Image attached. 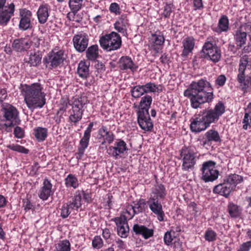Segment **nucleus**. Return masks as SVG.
<instances>
[{
  "mask_svg": "<svg viewBox=\"0 0 251 251\" xmlns=\"http://www.w3.org/2000/svg\"><path fill=\"white\" fill-rule=\"evenodd\" d=\"M7 97V91L5 89H0V101L2 102Z\"/></svg>",
  "mask_w": 251,
  "mask_h": 251,
  "instance_id": "obj_62",
  "label": "nucleus"
},
{
  "mask_svg": "<svg viewBox=\"0 0 251 251\" xmlns=\"http://www.w3.org/2000/svg\"><path fill=\"white\" fill-rule=\"evenodd\" d=\"M21 19L19 28L22 30H26L32 27L31 24V12L26 9H21L20 11Z\"/></svg>",
  "mask_w": 251,
  "mask_h": 251,
  "instance_id": "obj_15",
  "label": "nucleus"
},
{
  "mask_svg": "<svg viewBox=\"0 0 251 251\" xmlns=\"http://www.w3.org/2000/svg\"><path fill=\"white\" fill-rule=\"evenodd\" d=\"M183 50L182 53L183 56H187L194 49L195 45L194 39L192 37H188L182 41Z\"/></svg>",
  "mask_w": 251,
  "mask_h": 251,
  "instance_id": "obj_28",
  "label": "nucleus"
},
{
  "mask_svg": "<svg viewBox=\"0 0 251 251\" xmlns=\"http://www.w3.org/2000/svg\"><path fill=\"white\" fill-rule=\"evenodd\" d=\"M224 180L234 190L237 185L243 181V177L237 174H231L226 176Z\"/></svg>",
  "mask_w": 251,
  "mask_h": 251,
  "instance_id": "obj_30",
  "label": "nucleus"
},
{
  "mask_svg": "<svg viewBox=\"0 0 251 251\" xmlns=\"http://www.w3.org/2000/svg\"><path fill=\"white\" fill-rule=\"evenodd\" d=\"M133 231L136 235H141L144 239H147L153 235L154 231L146 226L139 224H135L133 227Z\"/></svg>",
  "mask_w": 251,
  "mask_h": 251,
  "instance_id": "obj_21",
  "label": "nucleus"
},
{
  "mask_svg": "<svg viewBox=\"0 0 251 251\" xmlns=\"http://www.w3.org/2000/svg\"><path fill=\"white\" fill-rule=\"evenodd\" d=\"M180 155L182 160V170L184 171L193 170L199 159L197 153L187 147H183L180 151Z\"/></svg>",
  "mask_w": 251,
  "mask_h": 251,
  "instance_id": "obj_6",
  "label": "nucleus"
},
{
  "mask_svg": "<svg viewBox=\"0 0 251 251\" xmlns=\"http://www.w3.org/2000/svg\"><path fill=\"white\" fill-rule=\"evenodd\" d=\"M128 149L126 142L119 139L118 142L115 143V146H110L107 150V153L111 156L117 159L120 154L123 153Z\"/></svg>",
  "mask_w": 251,
  "mask_h": 251,
  "instance_id": "obj_16",
  "label": "nucleus"
},
{
  "mask_svg": "<svg viewBox=\"0 0 251 251\" xmlns=\"http://www.w3.org/2000/svg\"><path fill=\"white\" fill-rule=\"evenodd\" d=\"M68 106V102H64L60 107L59 110L57 112V114H60V116L66 111Z\"/></svg>",
  "mask_w": 251,
  "mask_h": 251,
  "instance_id": "obj_59",
  "label": "nucleus"
},
{
  "mask_svg": "<svg viewBox=\"0 0 251 251\" xmlns=\"http://www.w3.org/2000/svg\"><path fill=\"white\" fill-rule=\"evenodd\" d=\"M150 39L151 49L153 50L155 53H158L161 49V46L163 45L165 41L163 34L160 32L159 34H152Z\"/></svg>",
  "mask_w": 251,
  "mask_h": 251,
  "instance_id": "obj_18",
  "label": "nucleus"
},
{
  "mask_svg": "<svg viewBox=\"0 0 251 251\" xmlns=\"http://www.w3.org/2000/svg\"><path fill=\"white\" fill-rule=\"evenodd\" d=\"M229 22L227 17L223 15L219 20L218 27L221 31H226L228 29Z\"/></svg>",
  "mask_w": 251,
  "mask_h": 251,
  "instance_id": "obj_43",
  "label": "nucleus"
},
{
  "mask_svg": "<svg viewBox=\"0 0 251 251\" xmlns=\"http://www.w3.org/2000/svg\"><path fill=\"white\" fill-rule=\"evenodd\" d=\"M117 227L118 234L122 238L127 237L129 233V227L127 221L125 217H116L113 219Z\"/></svg>",
  "mask_w": 251,
  "mask_h": 251,
  "instance_id": "obj_17",
  "label": "nucleus"
},
{
  "mask_svg": "<svg viewBox=\"0 0 251 251\" xmlns=\"http://www.w3.org/2000/svg\"><path fill=\"white\" fill-rule=\"evenodd\" d=\"M119 67L120 69L124 70L130 69L132 71L135 70L136 67H134V64L132 59L128 56H123L119 61Z\"/></svg>",
  "mask_w": 251,
  "mask_h": 251,
  "instance_id": "obj_26",
  "label": "nucleus"
},
{
  "mask_svg": "<svg viewBox=\"0 0 251 251\" xmlns=\"http://www.w3.org/2000/svg\"><path fill=\"white\" fill-rule=\"evenodd\" d=\"M83 0H70L69 5L71 12L67 14V17L70 20L79 22L78 20L75 19L76 13L81 9Z\"/></svg>",
  "mask_w": 251,
  "mask_h": 251,
  "instance_id": "obj_20",
  "label": "nucleus"
},
{
  "mask_svg": "<svg viewBox=\"0 0 251 251\" xmlns=\"http://www.w3.org/2000/svg\"><path fill=\"white\" fill-rule=\"evenodd\" d=\"M81 195L79 192H76L72 201L66 203L69 207L71 210H76L80 207L81 205Z\"/></svg>",
  "mask_w": 251,
  "mask_h": 251,
  "instance_id": "obj_34",
  "label": "nucleus"
},
{
  "mask_svg": "<svg viewBox=\"0 0 251 251\" xmlns=\"http://www.w3.org/2000/svg\"><path fill=\"white\" fill-rule=\"evenodd\" d=\"M227 211L231 218L237 219L241 216L243 209L240 205L229 202L227 206Z\"/></svg>",
  "mask_w": 251,
  "mask_h": 251,
  "instance_id": "obj_25",
  "label": "nucleus"
},
{
  "mask_svg": "<svg viewBox=\"0 0 251 251\" xmlns=\"http://www.w3.org/2000/svg\"><path fill=\"white\" fill-rule=\"evenodd\" d=\"M23 201V206L25 207V211L29 210L32 208L33 205L31 204L30 201L28 199L24 200Z\"/></svg>",
  "mask_w": 251,
  "mask_h": 251,
  "instance_id": "obj_60",
  "label": "nucleus"
},
{
  "mask_svg": "<svg viewBox=\"0 0 251 251\" xmlns=\"http://www.w3.org/2000/svg\"><path fill=\"white\" fill-rule=\"evenodd\" d=\"M114 27L116 30L121 33H124L125 30L121 26V23L119 21H117L114 24Z\"/></svg>",
  "mask_w": 251,
  "mask_h": 251,
  "instance_id": "obj_63",
  "label": "nucleus"
},
{
  "mask_svg": "<svg viewBox=\"0 0 251 251\" xmlns=\"http://www.w3.org/2000/svg\"><path fill=\"white\" fill-rule=\"evenodd\" d=\"M41 59V54L38 51H33L31 52L29 56L25 58L24 62L29 67H37L40 64Z\"/></svg>",
  "mask_w": 251,
  "mask_h": 251,
  "instance_id": "obj_23",
  "label": "nucleus"
},
{
  "mask_svg": "<svg viewBox=\"0 0 251 251\" xmlns=\"http://www.w3.org/2000/svg\"><path fill=\"white\" fill-rule=\"evenodd\" d=\"M226 78L224 75H221L217 78L215 83L219 86H223L225 85Z\"/></svg>",
  "mask_w": 251,
  "mask_h": 251,
  "instance_id": "obj_55",
  "label": "nucleus"
},
{
  "mask_svg": "<svg viewBox=\"0 0 251 251\" xmlns=\"http://www.w3.org/2000/svg\"><path fill=\"white\" fill-rule=\"evenodd\" d=\"M66 187H72L76 188L78 186L77 179L74 175L69 174L65 179Z\"/></svg>",
  "mask_w": 251,
  "mask_h": 251,
  "instance_id": "obj_41",
  "label": "nucleus"
},
{
  "mask_svg": "<svg viewBox=\"0 0 251 251\" xmlns=\"http://www.w3.org/2000/svg\"><path fill=\"white\" fill-rule=\"evenodd\" d=\"M52 185L50 182L46 180L44 182V186L41 188L39 196L43 200H46L50 195Z\"/></svg>",
  "mask_w": 251,
  "mask_h": 251,
  "instance_id": "obj_33",
  "label": "nucleus"
},
{
  "mask_svg": "<svg viewBox=\"0 0 251 251\" xmlns=\"http://www.w3.org/2000/svg\"><path fill=\"white\" fill-rule=\"evenodd\" d=\"M9 125H10V123L9 122H5L4 124H1L0 125V126L1 128H4L5 131L10 132L12 131V128L17 125H13L12 126H10Z\"/></svg>",
  "mask_w": 251,
  "mask_h": 251,
  "instance_id": "obj_58",
  "label": "nucleus"
},
{
  "mask_svg": "<svg viewBox=\"0 0 251 251\" xmlns=\"http://www.w3.org/2000/svg\"><path fill=\"white\" fill-rule=\"evenodd\" d=\"M233 191L228 184L224 180L223 182L216 185L213 190L214 193L218 194L227 198L231 192Z\"/></svg>",
  "mask_w": 251,
  "mask_h": 251,
  "instance_id": "obj_22",
  "label": "nucleus"
},
{
  "mask_svg": "<svg viewBox=\"0 0 251 251\" xmlns=\"http://www.w3.org/2000/svg\"><path fill=\"white\" fill-rule=\"evenodd\" d=\"M215 163L213 161L205 162L201 169L202 176L201 179L204 182H212L216 180L219 175V172L215 169Z\"/></svg>",
  "mask_w": 251,
  "mask_h": 251,
  "instance_id": "obj_8",
  "label": "nucleus"
},
{
  "mask_svg": "<svg viewBox=\"0 0 251 251\" xmlns=\"http://www.w3.org/2000/svg\"><path fill=\"white\" fill-rule=\"evenodd\" d=\"M7 148L14 151H16L25 154H27L29 152V150L28 149L19 145H8L7 146Z\"/></svg>",
  "mask_w": 251,
  "mask_h": 251,
  "instance_id": "obj_48",
  "label": "nucleus"
},
{
  "mask_svg": "<svg viewBox=\"0 0 251 251\" xmlns=\"http://www.w3.org/2000/svg\"><path fill=\"white\" fill-rule=\"evenodd\" d=\"M15 10V5L11 3L8 5L7 8L1 9L0 11V25H6L9 21Z\"/></svg>",
  "mask_w": 251,
  "mask_h": 251,
  "instance_id": "obj_19",
  "label": "nucleus"
},
{
  "mask_svg": "<svg viewBox=\"0 0 251 251\" xmlns=\"http://www.w3.org/2000/svg\"><path fill=\"white\" fill-rule=\"evenodd\" d=\"M152 193L154 195L153 197H155V198H157L160 200H164L166 196V191L164 186L157 183L154 185Z\"/></svg>",
  "mask_w": 251,
  "mask_h": 251,
  "instance_id": "obj_32",
  "label": "nucleus"
},
{
  "mask_svg": "<svg viewBox=\"0 0 251 251\" xmlns=\"http://www.w3.org/2000/svg\"><path fill=\"white\" fill-rule=\"evenodd\" d=\"M20 89L24 101L30 110L41 108L46 104V94L42 92L43 88L40 83L21 85Z\"/></svg>",
  "mask_w": 251,
  "mask_h": 251,
  "instance_id": "obj_3",
  "label": "nucleus"
},
{
  "mask_svg": "<svg viewBox=\"0 0 251 251\" xmlns=\"http://www.w3.org/2000/svg\"><path fill=\"white\" fill-rule=\"evenodd\" d=\"M47 129L46 128L38 127L34 129V135L39 141L45 140L47 136Z\"/></svg>",
  "mask_w": 251,
  "mask_h": 251,
  "instance_id": "obj_40",
  "label": "nucleus"
},
{
  "mask_svg": "<svg viewBox=\"0 0 251 251\" xmlns=\"http://www.w3.org/2000/svg\"><path fill=\"white\" fill-rule=\"evenodd\" d=\"M87 98L85 96L74 98L71 103L72 109L69 111V120L76 124L82 117L84 106L88 103Z\"/></svg>",
  "mask_w": 251,
  "mask_h": 251,
  "instance_id": "obj_5",
  "label": "nucleus"
},
{
  "mask_svg": "<svg viewBox=\"0 0 251 251\" xmlns=\"http://www.w3.org/2000/svg\"><path fill=\"white\" fill-rule=\"evenodd\" d=\"M247 65V62L245 61V62L240 63L239 64V67L238 69L239 74L237 75V81L241 84H244V85H247V83L245 82V71L246 69Z\"/></svg>",
  "mask_w": 251,
  "mask_h": 251,
  "instance_id": "obj_37",
  "label": "nucleus"
},
{
  "mask_svg": "<svg viewBox=\"0 0 251 251\" xmlns=\"http://www.w3.org/2000/svg\"><path fill=\"white\" fill-rule=\"evenodd\" d=\"M122 42L120 35L114 31L100 36L99 40L100 47L107 51L119 49L122 46Z\"/></svg>",
  "mask_w": 251,
  "mask_h": 251,
  "instance_id": "obj_4",
  "label": "nucleus"
},
{
  "mask_svg": "<svg viewBox=\"0 0 251 251\" xmlns=\"http://www.w3.org/2000/svg\"><path fill=\"white\" fill-rule=\"evenodd\" d=\"M225 111L224 104L220 101L216 104L214 109L203 110L196 115L195 118L191 119V130L194 133L205 130L211 124L217 122Z\"/></svg>",
  "mask_w": 251,
  "mask_h": 251,
  "instance_id": "obj_2",
  "label": "nucleus"
},
{
  "mask_svg": "<svg viewBox=\"0 0 251 251\" xmlns=\"http://www.w3.org/2000/svg\"><path fill=\"white\" fill-rule=\"evenodd\" d=\"M120 7L119 5L115 2L112 3L109 7V10L111 12L114 13L116 14H120Z\"/></svg>",
  "mask_w": 251,
  "mask_h": 251,
  "instance_id": "obj_56",
  "label": "nucleus"
},
{
  "mask_svg": "<svg viewBox=\"0 0 251 251\" xmlns=\"http://www.w3.org/2000/svg\"><path fill=\"white\" fill-rule=\"evenodd\" d=\"M77 73L79 76L86 78L89 76V68L85 62L81 61L77 68Z\"/></svg>",
  "mask_w": 251,
  "mask_h": 251,
  "instance_id": "obj_39",
  "label": "nucleus"
},
{
  "mask_svg": "<svg viewBox=\"0 0 251 251\" xmlns=\"http://www.w3.org/2000/svg\"><path fill=\"white\" fill-rule=\"evenodd\" d=\"M160 61L163 64H169L170 62V57L166 53H164L160 58Z\"/></svg>",
  "mask_w": 251,
  "mask_h": 251,
  "instance_id": "obj_61",
  "label": "nucleus"
},
{
  "mask_svg": "<svg viewBox=\"0 0 251 251\" xmlns=\"http://www.w3.org/2000/svg\"><path fill=\"white\" fill-rule=\"evenodd\" d=\"M73 42L74 48L76 51L82 52L88 47L89 37L87 34L80 32L74 36Z\"/></svg>",
  "mask_w": 251,
  "mask_h": 251,
  "instance_id": "obj_12",
  "label": "nucleus"
},
{
  "mask_svg": "<svg viewBox=\"0 0 251 251\" xmlns=\"http://www.w3.org/2000/svg\"><path fill=\"white\" fill-rule=\"evenodd\" d=\"M175 237V231L172 230L167 231L164 236L163 240L165 245L170 246L172 244L174 238Z\"/></svg>",
  "mask_w": 251,
  "mask_h": 251,
  "instance_id": "obj_47",
  "label": "nucleus"
},
{
  "mask_svg": "<svg viewBox=\"0 0 251 251\" xmlns=\"http://www.w3.org/2000/svg\"><path fill=\"white\" fill-rule=\"evenodd\" d=\"M159 200L157 198H155V197L151 196L147 203L151 210L157 216V219L161 222L164 221L165 214L162 209V205L159 202Z\"/></svg>",
  "mask_w": 251,
  "mask_h": 251,
  "instance_id": "obj_13",
  "label": "nucleus"
},
{
  "mask_svg": "<svg viewBox=\"0 0 251 251\" xmlns=\"http://www.w3.org/2000/svg\"><path fill=\"white\" fill-rule=\"evenodd\" d=\"M12 47L15 51L22 52L28 49L29 48V45L25 39L20 38L14 40Z\"/></svg>",
  "mask_w": 251,
  "mask_h": 251,
  "instance_id": "obj_27",
  "label": "nucleus"
},
{
  "mask_svg": "<svg viewBox=\"0 0 251 251\" xmlns=\"http://www.w3.org/2000/svg\"><path fill=\"white\" fill-rule=\"evenodd\" d=\"M71 212L69 206L66 203H64L61 209V216L63 218H66L68 217Z\"/></svg>",
  "mask_w": 251,
  "mask_h": 251,
  "instance_id": "obj_52",
  "label": "nucleus"
},
{
  "mask_svg": "<svg viewBox=\"0 0 251 251\" xmlns=\"http://www.w3.org/2000/svg\"><path fill=\"white\" fill-rule=\"evenodd\" d=\"M234 38L237 49H241L246 42L247 33L241 30H237L234 34Z\"/></svg>",
  "mask_w": 251,
  "mask_h": 251,
  "instance_id": "obj_31",
  "label": "nucleus"
},
{
  "mask_svg": "<svg viewBox=\"0 0 251 251\" xmlns=\"http://www.w3.org/2000/svg\"><path fill=\"white\" fill-rule=\"evenodd\" d=\"M86 55L89 60H95L99 55L98 46L93 45L88 48L86 52Z\"/></svg>",
  "mask_w": 251,
  "mask_h": 251,
  "instance_id": "obj_38",
  "label": "nucleus"
},
{
  "mask_svg": "<svg viewBox=\"0 0 251 251\" xmlns=\"http://www.w3.org/2000/svg\"><path fill=\"white\" fill-rule=\"evenodd\" d=\"M142 86L145 94L155 93L158 91L157 86L153 83L149 82Z\"/></svg>",
  "mask_w": 251,
  "mask_h": 251,
  "instance_id": "obj_46",
  "label": "nucleus"
},
{
  "mask_svg": "<svg viewBox=\"0 0 251 251\" xmlns=\"http://www.w3.org/2000/svg\"><path fill=\"white\" fill-rule=\"evenodd\" d=\"M24 130L21 127L17 126L14 130V134L15 137L17 138H22L24 136Z\"/></svg>",
  "mask_w": 251,
  "mask_h": 251,
  "instance_id": "obj_53",
  "label": "nucleus"
},
{
  "mask_svg": "<svg viewBox=\"0 0 251 251\" xmlns=\"http://www.w3.org/2000/svg\"><path fill=\"white\" fill-rule=\"evenodd\" d=\"M98 135L100 138L105 139L108 144H111L114 140V135L113 132L110 131L107 127L102 125L98 130Z\"/></svg>",
  "mask_w": 251,
  "mask_h": 251,
  "instance_id": "obj_29",
  "label": "nucleus"
},
{
  "mask_svg": "<svg viewBox=\"0 0 251 251\" xmlns=\"http://www.w3.org/2000/svg\"><path fill=\"white\" fill-rule=\"evenodd\" d=\"M96 69L100 72L105 71V66L101 62H98L95 65Z\"/></svg>",
  "mask_w": 251,
  "mask_h": 251,
  "instance_id": "obj_64",
  "label": "nucleus"
},
{
  "mask_svg": "<svg viewBox=\"0 0 251 251\" xmlns=\"http://www.w3.org/2000/svg\"><path fill=\"white\" fill-rule=\"evenodd\" d=\"M146 204V202L145 200L143 199H140L135 204L134 206H129L128 208L131 210H136L137 214L139 213L142 212L144 208V205Z\"/></svg>",
  "mask_w": 251,
  "mask_h": 251,
  "instance_id": "obj_44",
  "label": "nucleus"
},
{
  "mask_svg": "<svg viewBox=\"0 0 251 251\" xmlns=\"http://www.w3.org/2000/svg\"><path fill=\"white\" fill-rule=\"evenodd\" d=\"M65 59L64 51L62 50H59L57 52L52 51L50 53H49L44 58V62L47 67L52 69L63 63Z\"/></svg>",
  "mask_w": 251,
  "mask_h": 251,
  "instance_id": "obj_10",
  "label": "nucleus"
},
{
  "mask_svg": "<svg viewBox=\"0 0 251 251\" xmlns=\"http://www.w3.org/2000/svg\"><path fill=\"white\" fill-rule=\"evenodd\" d=\"M184 96L190 100L191 106L197 109L201 104L209 103L213 100V89L210 82L202 78L192 82L184 91Z\"/></svg>",
  "mask_w": 251,
  "mask_h": 251,
  "instance_id": "obj_1",
  "label": "nucleus"
},
{
  "mask_svg": "<svg viewBox=\"0 0 251 251\" xmlns=\"http://www.w3.org/2000/svg\"><path fill=\"white\" fill-rule=\"evenodd\" d=\"M205 135L206 136V140L203 142V145L208 144L209 142L212 141L215 142H220L221 141L219 133L215 130L211 129L208 130L206 132Z\"/></svg>",
  "mask_w": 251,
  "mask_h": 251,
  "instance_id": "obj_35",
  "label": "nucleus"
},
{
  "mask_svg": "<svg viewBox=\"0 0 251 251\" xmlns=\"http://www.w3.org/2000/svg\"><path fill=\"white\" fill-rule=\"evenodd\" d=\"M103 246L102 239L100 236H96L92 241V246L95 249H99Z\"/></svg>",
  "mask_w": 251,
  "mask_h": 251,
  "instance_id": "obj_51",
  "label": "nucleus"
},
{
  "mask_svg": "<svg viewBox=\"0 0 251 251\" xmlns=\"http://www.w3.org/2000/svg\"><path fill=\"white\" fill-rule=\"evenodd\" d=\"M137 214L136 210H131L127 207V209L123 212L119 217H125L126 221L131 219L133 216Z\"/></svg>",
  "mask_w": 251,
  "mask_h": 251,
  "instance_id": "obj_49",
  "label": "nucleus"
},
{
  "mask_svg": "<svg viewBox=\"0 0 251 251\" xmlns=\"http://www.w3.org/2000/svg\"><path fill=\"white\" fill-rule=\"evenodd\" d=\"M70 246L69 241L67 240H64L57 244L56 249L57 251H70Z\"/></svg>",
  "mask_w": 251,
  "mask_h": 251,
  "instance_id": "obj_45",
  "label": "nucleus"
},
{
  "mask_svg": "<svg viewBox=\"0 0 251 251\" xmlns=\"http://www.w3.org/2000/svg\"><path fill=\"white\" fill-rule=\"evenodd\" d=\"M172 12V5L171 4H167L164 7L163 12L162 15L166 18L170 17L171 14Z\"/></svg>",
  "mask_w": 251,
  "mask_h": 251,
  "instance_id": "obj_54",
  "label": "nucleus"
},
{
  "mask_svg": "<svg viewBox=\"0 0 251 251\" xmlns=\"http://www.w3.org/2000/svg\"><path fill=\"white\" fill-rule=\"evenodd\" d=\"M130 93L132 97L137 99L143 95L145 93L142 85H136L132 87Z\"/></svg>",
  "mask_w": 251,
  "mask_h": 251,
  "instance_id": "obj_42",
  "label": "nucleus"
},
{
  "mask_svg": "<svg viewBox=\"0 0 251 251\" xmlns=\"http://www.w3.org/2000/svg\"><path fill=\"white\" fill-rule=\"evenodd\" d=\"M37 14L39 22L41 24L45 23L49 17L48 7L45 5L40 6L37 12Z\"/></svg>",
  "mask_w": 251,
  "mask_h": 251,
  "instance_id": "obj_36",
  "label": "nucleus"
},
{
  "mask_svg": "<svg viewBox=\"0 0 251 251\" xmlns=\"http://www.w3.org/2000/svg\"><path fill=\"white\" fill-rule=\"evenodd\" d=\"M137 122L142 129L145 131H151L153 127L149 112H136Z\"/></svg>",
  "mask_w": 251,
  "mask_h": 251,
  "instance_id": "obj_11",
  "label": "nucleus"
},
{
  "mask_svg": "<svg viewBox=\"0 0 251 251\" xmlns=\"http://www.w3.org/2000/svg\"><path fill=\"white\" fill-rule=\"evenodd\" d=\"M152 101L151 96L146 95L143 97L139 103V105L136 106L137 108L136 112H149Z\"/></svg>",
  "mask_w": 251,
  "mask_h": 251,
  "instance_id": "obj_24",
  "label": "nucleus"
},
{
  "mask_svg": "<svg viewBox=\"0 0 251 251\" xmlns=\"http://www.w3.org/2000/svg\"><path fill=\"white\" fill-rule=\"evenodd\" d=\"M205 58L209 59L213 62H218L221 58V52L220 49L210 41L206 42L202 49Z\"/></svg>",
  "mask_w": 251,
  "mask_h": 251,
  "instance_id": "obj_9",
  "label": "nucleus"
},
{
  "mask_svg": "<svg viewBox=\"0 0 251 251\" xmlns=\"http://www.w3.org/2000/svg\"><path fill=\"white\" fill-rule=\"evenodd\" d=\"M93 126V122L90 123L88 126L84 131L83 137L81 138L79 142L80 147H79L78 150L77 158L80 159L82 157L84 154L85 150L88 147L91 136V132Z\"/></svg>",
  "mask_w": 251,
  "mask_h": 251,
  "instance_id": "obj_14",
  "label": "nucleus"
},
{
  "mask_svg": "<svg viewBox=\"0 0 251 251\" xmlns=\"http://www.w3.org/2000/svg\"><path fill=\"white\" fill-rule=\"evenodd\" d=\"M251 248V241H247L243 243L238 251H249Z\"/></svg>",
  "mask_w": 251,
  "mask_h": 251,
  "instance_id": "obj_57",
  "label": "nucleus"
},
{
  "mask_svg": "<svg viewBox=\"0 0 251 251\" xmlns=\"http://www.w3.org/2000/svg\"><path fill=\"white\" fill-rule=\"evenodd\" d=\"M217 234L212 229H208L204 235L205 239L208 242L214 241L216 239Z\"/></svg>",
  "mask_w": 251,
  "mask_h": 251,
  "instance_id": "obj_50",
  "label": "nucleus"
},
{
  "mask_svg": "<svg viewBox=\"0 0 251 251\" xmlns=\"http://www.w3.org/2000/svg\"><path fill=\"white\" fill-rule=\"evenodd\" d=\"M2 122H10V125H19L21 120L19 117V113L17 109L10 104L6 105L2 108Z\"/></svg>",
  "mask_w": 251,
  "mask_h": 251,
  "instance_id": "obj_7",
  "label": "nucleus"
}]
</instances>
